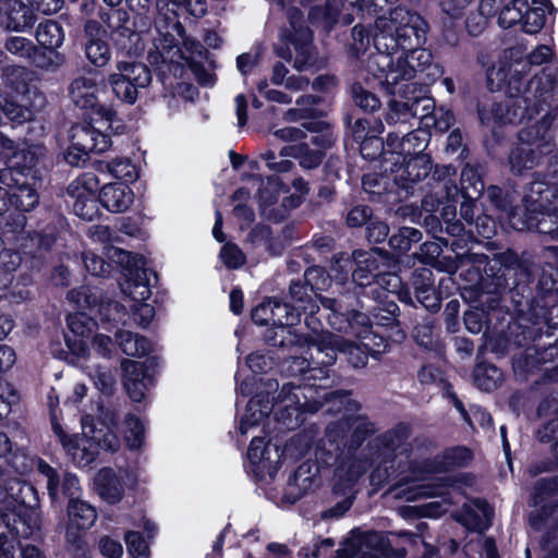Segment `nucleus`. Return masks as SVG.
<instances>
[{"label": "nucleus", "mask_w": 558, "mask_h": 558, "mask_svg": "<svg viewBox=\"0 0 558 558\" xmlns=\"http://www.w3.org/2000/svg\"><path fill=\"white\" fill-rule=\"evenodd\" d=\"M486 76L490 90L498 89L507 83L509 94L505 101L478 106L482 124L493 130L532 119L536 113L551 108L557 101L558 75L551 76L545 69L526 83L519 71H508L506 64L489 68Z\"/></svg>", "instance_id": "nucleus-1"}, {"label": "nucleus", "mask_w": 558, "mask_h": 558, "mask_svg": "<svg viewBox=\"0 0 558 558\" xmlns=\"http://www.w3.org/2000/svg\"><path fill=\"white\" fill-rule=\"evenodd\" d=\"M427 32V22L405 7L399 5L390 9L388 14L378 15L373 35L376 52L367 58L366 70L369 73L388 71L393 65V53L425 45Z\"/></svg>", "instance_id": "nucleus-2"}, {"label": "nucleus", "mask_w": 558, "mask_h": 558, "mask_svg": "<svg viewBox=\"0 0 558 558\" xmlns=\"http://www.w3.org/2000/svg\"><path fill=\"white\" fill-rule=\"evenodd\" d=\"M472 459L473 453L466 447L447 449L441 456L424 461L422 466H417L411 478V482H413L411 485L409 483H399L392 488V492L397 498H404L408 501L423 497L442 496L445 494L442 485L417 482L426 478L425 473L445 472L450 469L462 468L468 465Z\"/></svg>", "instance_id": "nucleus-3"}, {"label": "nucleus", "mask_w": 558, "mask_h": 558, "mask_svg": "<svg viewBox=\"0 0 558 558\" xmlns=\"http://www.w3.org/2000/svg\"><path fill=\"white\" fill-rule=\"evenodd\" d=\"M287 16L288 25L280 31L282 45L275 46L274 51L279 58L288 62L293 61L294 70H311L318 63L312 31L305 25L303 14L298 8H289Z\"/></svg>", "instance_id": "nucleus-4"}, {"label": "nucleus", "mask_w": 558, "mask_h": 558, "mask_svg": "<svg viewBox=\"0 0 558 558\" xmlns=\"http://www.w3.org/2000/svg\"><path fill=\"white\" fill-rule=\"evenodd\" d=\"M551 118L546 114L539 122L523 129L519 133V144L511 150L509 161L513 172L539 166L543 159L553 149V135L550 132Z\"/></svg>", "instance_id": "nucleus-5"}, {"label": "nucleus", "mask_w": 558, "mask_h": 558, "mask_svg": "<svg viewBox=\"0 0 558 558\" xmlns=\"http://www.w3.org/2000/svg\"><path fill=\"white\" fill-rule=\"evenodd\" d=\"M272 135L289 143L281 148L280 157H293L304 169L317 168L324 159V149L331 147L333 141L329 134H308L296 126H286L272 132Z\"/></svg>", "instance_id": "nucleus-6"}, {"label": "nucleus", "mask_w": 558, "mask_h": 558, "mask_svg": "<svg viewBox=\"0 0 558 558\" xmlns=\"http://www.w3.org/2000/svg\"><path fill=\"white\" fill-rule=\"evenodd\" d=\"M312 347L316 349V353L324 354V357L317 361L324 367L331 366L337 360V354L343 353L348 356L349 363L359 368L366 366L368 355L377 356L384 352L386 343L379 344L377 340V344H374L373 340H362L359 344L342 336L326 331L314 338Z\"/></svg>", "instance_id": "nucleus-7"}, {"label": "nucleus", "mask_w": 558, "mask_h": 558, "mask_svg": "<svg viewBox=\"0 0 558 558\" xmlns=\"http://www.w3.org/2000/svg\"><path fill=\"white\" fill-rule=\"evenodd\" d=\"M311 387L284 385L274 404V415L280 429L292 430L305 421V413L317 412L322 403L317 400L310 401Z\"/></svg>", "instance_id": "nucleus-8"}, {"label": "nucleus", "mask_w": 558, "mask_h": 558, "mask_svg": "<svg viewBox=\"0 0 558 558\" xmlns=\"http://www.w3.org/2000/svg\"><path fill=\"white\" fill-rule=\"evenodd\" d=\"M37 182L35 173L0 170V215L11 207L21 211L32 210L39 201Z\"/></svg>", "instance_id": "nucleus-9"}, {"label": "nucleus", "mask_w": 558, "mask_h": 558, "mask_svg": "<svg viewBox=\"0 0 558 558\" xmlns=\"http://www.w3.org/2000/svg\"><path fill=\"white\" fill-rule=\"evenodd\" d=\"M402 100H392L386 117L388 124L410 123L411 120H420L425 126H430V118L435 110L434 99L424 96L414 83H404L396 93Z\"/></svg>", "instance_id": "nucleus-10"}, {"label": "nucleus", "mask_w": 558, "mask_h": 558, "mask_svg": "<svg viewBox=\"0 0 558 558\" xmlns=\"http://www.w3.org/2000/svg\"><path fill=\"white\" fill-rule=\"evenodd\" d=\"M354 269L352 280L360 287H367L377 279L378 283H387L392 289L400 284L398 276L390 270L395 260L386 251L374 248L371 251L355 250L352 253Z\"/></svg>", "instance_id": "nucleus-11"}, {"label": "nucleus", "mask_w": 558, "mask_h": 558, "mask_svg": "<svg viewBox=\"0 0 558 558\" xmlns=\"http://www.w3.org/2000/svg\"><path fill=\"white\" fill-rule=\"evenodd\" d=\"M398 0H327L324 7H316L310 12L313 22L330 28L337 22L348 25L354 20L353 13L363 15H377L386 4L396 3Z\"/></svg>", "instance_id": "nucleus-12"}, {"label": "nucleus", "mask_w": 558, "mask_h": 558, "mask_svg": "<svg viewBox=\"0 0 558 558\" xmlns=\"http://www.w3.org/2000/svg\"><path fill=\"white\" fill-rule=\"evenodd\" d=\"M70 141L64 159L69 165L76 167L85 162L90 153L100 154L111 146L106 128L96 126L90 122L73 125L70 130Z\"/></svg>", "instance_id": "nucleus-13"}, {"label": "nucleus", "mask_w": 558, "mask_h": 558, "mask_svg": "<svg viewBox=\"0 0 558 558\" xmlns=\"http://www.w3.org/2000/svg\"><path fill=\"white\" fill-rule=\"evenodd\" d=\"M408 49L405 57L399 56L393 59V65L388 71L371 73L380 84L386 85L390 94L396 93V87L401 82L409 83L414 78L416 72H422L433 65V54L428 49L422 48Z\"/></svg>", "instance_id": "nucleus-14"}, {"label": "nucleus", "mask_w": 558, "mask_h": 558, "mask_svg": "<svg viewBox=\"0 0 558 558\" xmlns=\"http://www.w3.org/2000/svg\"><path fill=\"white\" fill-rule=\"evenodd\" d=\"M116 69V72L108 75V84L118 99L132 105L140 90L150 84V71L143 63L129 61H119Z\"/></svg>", "instance_id": "nucleus-15"}, {"label": "nucleus", "mask_w": 558, "mask_h": 558, "mask_svg": "<svg viewBox=\"0 0 558 558\" xmlns=\"http://www.w3.org/2000/svg\"><path fill=\"white\" fill-rule=\"evenodd\" d=\"M356 412L345 415L342 420L331 422L326 429V440L332 449L330 452L338 457L344 451L359 446L368 434L374 432V425Z\"/></svg>", "instance_id": "nucleus-16"}, {"label": "nucleus", "mask_w": 558, "mask_h": 558, "mask_svg": "<svg viewBox=\"0 0 558 558\" xmlns=\"http://www.w3.org/2000/svg\"><path fill=\"white\" fill-rule=\"evenodd\" d=\"M99 84L93 75H80L75 77L69 86V96L72 102L82 109H90L100 120H97V126L112 128L116 120V111L110 107L98 104Z\"/></svg>", "instance_id": "nucleus-17"}, {"label": "nucleus", "mask_w": 558, "mask_h": 558, "mask_svg": "<svg viewBox=\"0 0 558 558\" xmlns=\"http://www.w3.org/2000/svg\"><path fill=\"white\" fill-rule=\"evenodd\" d=\"M272 326L278 328L272 337H268V341L274 347H312L314 338L298 335L291 330V326L300 322L301 312L291 303H281L271 300V315Z\"/></svg>", "instance_id": "nucleus-18"}, {"label": "nucleus", "mask_w": 558, "mask_h": 558, "mask_svg": "<svg viewBox=\"0 0 558 558\" xmlns=\"http://www.w3.org/2000/svg\"><path fill=\"white\" fill-rule=\"evenodd\" d=\"M395 157L396 155L385 156V160L391 163L390 172L393 182L407 192L424 180L432 171L433 167L429 155L405 157V160L400 161H397Z\"/></svg>", "instance_id": "nucleus-19"}, {"label": "nucleus", "mask_w": 558, "mask_h": 558, "mask_svg": "<svg viewBox=\"0 0 558 558\" xmlns=\"http://www.w3.org/2000/svg\"><path fill=\"white\" fill-rule=\"evenodd\" d=\"M97 187L98 180L93 173L78 177L68 186V194L74 199L73 210L84 220H93L98 215Z\"/></svg>", "instance_id": "nucleus-20"}, {"label": "nucleus", "mask_w": 558, "mask_h": 558, "mask_svg": "<svg viewBox=\"0 0 558 558\" xmlns=\"http://www.w3.org/2000/svg\"><path fill=\"white\" fill-rule=\"evenodd\" d=\"M430 140V134L421 128L403 134L402 131L390 132L386 141L385 156L396 155L397 161L405 160V157L424 155L423 151L427 147Z\"/></svg>", "instance_id": "nucleus-21"}, {"label": "nucleus", "mask_w": 558, "mask_h": 558, "mask_svg": "<svg viewBox=\"0 0 558 558\" xmlns=\"http://www.w3.org/2000/svg\"><path fill=\"white\" fill-rule=\"evenodd\" d=\"M53 433L59 438L62 447L78 466H87L95 461L97 453L96 441L86 435H68L60 424H53Z\"/></svg>", "instance_id": "nucleus-22"}, {"label": "nucleus", "mask_w": 558, "mask_h": 558, "mask_svg": "<svg viewBox=\"0 0 558 558\" xmlns=\"http://www.w3.org/2000/svg\"><path fill=\"white\" fill-rule=\"evenodd\" d=\"M96 519L97 511L92 505L81 499H70L68 504V542L72 543L78 549H81V532L90 529L94 525Z\"/></svg>", "instance_id": "nucleus-23"}, {"label": "nucleus", "mask_w": 558, "mask_h": 558, "mask_svg": "<svg viewBox=\"0 0 558 558\" xmlns=\"http://www.w3.org/2000/svg\"><path fill=\"white\" fill-rule=\"evenodd\" d=\"M37 469L47 480V490L52 504L59 502L61 495L69 500L78 499L80 482L74 474L65 473L60 480L57 470L43 460L38 462Z\"/></svg>", "instance_id": "nucleus-24"}, {"label": "nucleus", "mask_w": 558, "mask_h": 558, "mask_svg": "<svg viewBox=\"0 0 558 558\" xmlns=\"http://www.w3.org/2000/svg\"><path fill=\"white\" fill-rule=\"evenodd\" d=\"M86 36L85 54L95 66L101 68L111 59V51L106 41V31L97 21H87L84 26Z\"/></svg>", "instance_id": "nucleus-25"}, {"label": "nucleus", "mask_w": 558, "mask_h": 558, "mask_svg": "<svg viewBox=\"0 0 558 558\" xmlns=\"http://www.w3.org/2000/svg\"><path fill=\"white\" fill-rule=\"evenodd\" d=\"M124 372V387L130 398L135 402H141L146 395L150 377L145 373V366L141 362L126 361L122 364Z\"/></svg>", "instance_id": "nucleus-26"}, {"label": "nucleus", "mask_w": 558, "mask_h": 558, "mask_svg": "<svg viewBox=\"0 0 558 558\" xmlns=\"http://www.w3.org/2000/svg\"><path fill=\"white\" fill-rule=\"evenodd\" d=\"M493 508L481 499H474L463 507L458 520L469 530L483 532L490 526Z\"/></svg>", "instance_id": "nucleus-27"}, {"label": "nucleus", "mask_w": 558, "mask_h": 558, "mask_svg": "<svg viewBox=\"0 0 558 558\" xmlns=\"http://www.w3.org/2000/svg\"><path fill=\"white\" fill-rule=\"evenodd\" d=\"M2 10V22L10 31L25 32L36 22V16L31 7L20 0H9Z\"/></svg>", "instance_id": "nucleus-28"}, {"label": "nucleus", "mask_w": 558, "mask_h": 558, "mask_svg": "<svg viewBox=\"0 0 558 558\" xmlns=\"http://www.w3.org/2000/svg\"><path fill=\"white\" fill-rule=\"evenodd\" d=\"M132 190L122 183L106 184L99 194V202L111 213H123L133 204Z\"/></svg>", "instance_id": "nucleus-29"}, {"label": "nucleus", "mask_w": 558, "mask_h": 558, "mask_svg": "<svg viewBox=\"0 0 558 558\" xmlns=\"http://www.w3.org/2000/svg\"><path fill=\"white\" fill-rule=\"evenodd\" d=\"M250 462L262 471L271 472L277 470L281 454L277 446L265 445L260 437H254L247 450Z\"/></svg>", "instance_id": "nucleus-30"}, {"label": "nucleus", "mask_w": 558, "mask_h": 558, "mask_svg": "<svg viewBox=\"0 0 558 558\" xmlns=\"http://www.w3.org/2000/svg\"><path fill=\"white\" fill-rule=\"evenodd\" d=\"M274 410V403H271L267 397L263 395H256L253 397L245 410V414L242 416L239 425L241 435H247L251 429L259 425L265 417H267Z\"/></svg>", "instance_id": "nucleus-31"}, {"label": "nucleus", "mask_w": 558, "mask_h": 558, "mask_svg": "<svg viewBox=\"0 0 558 558\" xmlns=\"http://www.w3.org/2000/svg\"><path fill=\"white\" fill-rule=\"evenodd\" d=\"M432 278V270L422 268L415 272L413 286L417 301L428 311L436 312L440 308V300L436 294Z\"/></svg>", "instance_id": "nucleus-32"}, {"label": "nucleus", "mask_w": 558, "mask_h": 558, "mask_svg": "<svg viewBox=\"0 0 558 558\" xmlns=\"http://www.w3.org/2000/svg\"><path fill=\"white\" fill-rule=\"evenodd\" d=\"M99 496L109 504H117L123 496V485L118 474L109 468L99 470L95 477Z\"/></svg>", "instance_id": "nucleus-33"}, {"label": "nucleus", "mask_w": 558, "mask_h": 558, "mask_svg": "<svg viewBox=\"0 0 558 558\" xmlns=\"http://www.w3.org/2000/svg\"><path fill=\"white\" fill-rule=\"evenodd\" d=\"M317 398H312L313 400H317L324 407V403L320 399H324L325 404L327 405V412L333 414H340L338 420H342L345 415L356 412L360 408L357 402L350 398V392L345 390H338L323 393L317 392Z\"/></svg>", "instance_id": "nucleus-34"}, {"label": "nucleus", "mask_w": 558, "mask_h": 558, "mask_svg": "<svg viewBox=\"0 0 558 558\" xmlns=\"http://www.w3.org/2000/svg\"><path fill=\"white\" fill-rule=\"evenodd\" d=\"M186 60L181 48L173 44L172 38L163 37L155 44V50L149 52V61L153 64L180 65Z\"/></svg>", "instance_id": "nucleus-35"}, {"label": "nucleus", "mask_w": 558, "mask_h": 558, "mask_svg": "<svg viewBox=\"0 0 558 558\" xmlns=\"http://www.w3.org/2000/svg\"><path fill=\"white\" fill-rule=\"evenodd\" d=\"M408 437L409 428L404 425H399L398 427L381 435L380 444L385 450L384 454L387 457L383 461L386 477L390 476L389 469H395L393 461H389L388 458H390L391 454H393L395 458L398 457V453L396 452L404 445Z\"/></svg>", "instance_id": "nucleus-36"}, {"label": "nucleus", "mask_w": 558, "mask_h": 558, "mask_svg": "<svg viewBox=\"0 0 558 558\" xmlns=\"http://www.w3.org/2000/svg\"><path fill=\"white\" fill-rule=\"evenodd\" d=\"M17 537L0 535V558H44L37 547L22 545Z\"/></svg>", "instance_id": "nucleus-37"}, {"label": "nucleus", "mask_w": 558, "mask_h": 558, "mask_svg": "<svg viewBox=\"0 0 558 558\" xmlns=\"http://www.w3.org/2000/svg\"><path fill=\"white\" fill-rule=\"evenodd\" d=\"M324 354L317 356L311 355V360L302 356H294L288 361V372L291 376H299L308 374L307 379H323L328 377V371L323 367H312V364L319 365L317 361L323 359Z\"/></svg>", "instance_id": "nucleus-38"}, {"label": "nucleus", "mask_w": 558, "mask_h": 558, "mask_svg": "<svg viewBox=\"0 0 558 558\" xmlns=\"http://www.w3.org/2000/svg\"><path fill=\"white\" fill-rule=\"evenodd\" d=\"M291 304L298 308L299 312H310L316 314L319 306L315 301L316 293H312L310 288L300 281L292 282L289 289Z\"/></svg>", "instance_id": "nucleus-39"}, {"label": "nucleus", "mask_w": 558, "mask_h": 558, "mask_svg": "<svg viewBox=\"0 0 558 558\" xmlns=\"http://www.w3.org/2000/svg\"><path fill=\"white\" fill-rule=\"evenodd\" d=\"M36 39L41 47L53 50L63 44L64 32L57 22L47 20L37 26Z\"/></svg>", "instance_id": "nucleus-40"}, {"label": "nucleus", "mask_w": 558, "mask_h": 558, "mask_svg": "<svg viewBox=\"0 0 558 558\" xmlns=\"http://www.w3.org/2000/svg\"><path fill=\"white\" fill-rule=\"evenodd\" d=\"M376 129L371 132V121L367 119H357L353 126L352 132L356 141H362L361 145V153L365 156V149L367 145H376V148H381L383 144L379 142V140L375 136V133H381L384 130V125L380 121H375ZM368 158H374V156H371L369 154L366 155Z\"/></svg>", "instance_id": "nucleus-41"}, {"label": "nucleus", "mask_w": 558, "mask_h": 558, "mask_svg": "<svg viewBox=\"0 0 558 558\" xmlns=\"http://www.w3.org/2000/svg\"><path fill=\"white\" fill-rule=\"evenodd\" d=\"M117 340L122 351L130 356H144L151 349L150 342L145 337L128 330L119 331Z\"/></svg>", "instance_id": "nucleus-42"}, {"label": "nucleus", "mask_w": 558, "mask_h": 558, "mask_svg": "<svg viewBox=\"0 0 558 558\" xmlns=\"http://www.w3.org/2000/svg\"><path fill=\"white\" fill-rule=\"evenodd\" d=\"M147 272V269H137L123 287V292L136 303L145 302L151 294Z\"/></svg>", "instance_id": "nucleus-43"}, {"label": "nucleus", "mask_w": 558, "mask_h": 558, "mask_svg": "<svg viewBox=\"0 0 558 558\" xmlns=\"http://www.w3.org/2000/svg\"><path fill=\"white\" fill-rule=\"evenodd\" d=\"M349 333H352L361 340H373L374 344H377V340L379 344H384L385 340L383 337H377L371 332L374 320L366 314L356 311L349 312Z\"/></svg>", "instance_id": "nucleus-44"}, {"label": "nucleus", "mask_w": 558, "mask_h": 558, "mask_svg": "<svg viewBox=\"0 0 558 558\" xmlns=\"http://www.w3.org/2000/svg\"><path fill=\"white\" fill-rule=\"evenodd\" d=\"M41 148L37 146H27L24 148L19 149L13 155V165L11 168H8L7 170H16L24 173H35L34 170L39 156H40Z\"/></svg>", "instance_id": "nucleus-45"}, {"label": "nucleus", "mask_w": 558, "mask_h": 558, "mask_svg": "<svg viewBox=\"0 0 558 558\" xmlns=\"http://www.w3.org/2000/svg\"><path fill=\"white\" fill-rule=\"evenodd\" d=\"M320 303L325 308L331 311V314L327 317L329 325L339 332L349 333V313L344 314L341 312L342 306L339 302L331 298H320Z\"/></svg>", "instance_id": "nucleus-46"}, {"label": "nucleus", "mask_w": 558, "mask_h": 558, "mask_svg": "<svg viewBox=\"0 0 558 558\" xmlns=\"http://www.w3.org/2000/svg\"><path fill=\"white\" fill-rule=\"evenodd\" d=\"M461 194L463 197H471L475 195L480 197L484 191V183L477 172V170L466 165L461 172Z\"/></svg>", "instance_id": "nucleus-47"}, {"label": "nucleus", "mask_w": 558, "mask_h": 558, "mask_svg": "<svg viewBox=\"0 0 558 558\" xmlns=\"http://www.w3.org/2000/svg\"><path fill=\"white\" fill-rule=\"evenodd\" d=\"M422 240V232L411 227H402L389 238V246L400 253L408 252L412 244Z\"/></svg>", "instance_id": "nucleus-48"}, {"label": "nucleus", "mask_w": 558, "mask_h": 558, "mask_svg": "<svg viewBox=\"0 0 558 558\" xmlns=\"http://www.w3.org/2000/svg\"><path fill=\"white\" fill-rule=\"evenodd\" d=\"M318 102V98L313 95H304L295 100V108L289 109L284 113V120L294 122L306 119L314 113V108Z\"/></svg>", "instance_id": "nucleus-49"}, {"label": "nucleus", "mask_w": 558, "mask_h": 558, "mask_svg": "<svg viewBox=\"0 0 558 558\" xmlns=\"http://www.w3.org/2000/svg\"><path fill=\"white\" fill-rule=\"evenodd\" d=\"M476 385L486 391L497 387L502 378L500 369L494 365H478L474 372Z\"/></svg>", "instance_id": "nucleus-50"}, {"label": "nucleus", "mask_w": 558, "mask_h": 558, "mask_svg": "<svg viewBox=\"0 0 558 558\" xmlns=\"http://www.w3.org/2000/svg\"><path fill=\"white\" fill-rule=\"evenodd\" d=\"M526 9L525 0H513L505 5L499 13L498 23L502 28H510L523 19V11Z\"/></svg>", "instance_id": "nucleus-51"}, {"label": "nucleus", "mask_w": 558, "mask_h": 558, "mask_svg": "<svg viewBox=\"0 0 558 558\" xmlns=\"http://www.w3.org/2000/svg\"><path fill=\"white\" fill-rule=\"evenodd\" d=\"M2 113L13 122L24 123L34 118V109L11 99H5L1 106Z\"/></svg>", "instance_id": "nucleus-52"}, {"label": "nucleus", "mask_w": 558, "mask_h": 558, "mask_svg": "<svg viewBox=\"0 0 558 558\" xmlns=\"http://www.w3.org/2000/svg\"><path fill=\"white\" fill-rule=\"evenodd\" d=\"M125 426V440L131 449H137L142 446L144 440L145 427L141 420L133 414H129L124 421Z\"/></svg>", "instance_id": "nucleus-53"}, {"label": "nucleus", "mask_w": 558, "mask_h": 558, "mask_svg": "<svg viewBox=\"0 0 558 558\" xmlns=\"http://www.w3.org/2000/svg\"><path fill=\"white\" fill-rule=\"evenodd\" d=\"M66 320L73 335L82 338L89 337L96 327V322L85 313L70 314Z\"/></svg>", "instance_id": "nucleus-54"}, {"label": "nucleus", "mask_w": 558, "mask_h": 558, "mask_svg": "<svg viewBox=\"0 0 558 558\" xmlns=\"http://www.w3.org/2000/svg\"><path fill=\"white\" fill-rule=\"evenodd\" d=\"M544 23V11L541 8H530L526 2V9L523 11V19L521 21L523 32L536 34L542 29Z\"/></svg>", "instance_id": "nucleus-55"}, {"label": "nucleus", "mask_w": 558, "mask_h": 558, "mask_svg": "<svg viewBox=\"0 0 558 558\" xmlns=\"http://www.w3.org/2000/svg\"><path fill=\"white\" fill-rule=\"evenodd\" d=\"M4 48L10 53L27 59L35 54V45L25 37L11 36L5 40Z\"/></svg>", "instance_id": "nucleus-56"}, {"label": "nucleus", "mask_w": 558, "mask_h": 558, "mask_svg": "<svg viewBox=\"0 0 558 558\" xmlns=\"http://www.w3.org/2000/svg\"><path fill=\"white\" fill-rule=\"evenodd\" d=\"M352 97L354 104L365 111H375L380 107L378 97L364 89L360 84L352 86Z\"/></svg>", "instance_id": "nucleus-57"}, {"label": "nucleus", "mask_w": 558, "mask_h": 558, "mask_svg": "<svg viewBox=\"0 0 558 558\" xmlns=\"http://www.w3.org/2000/svg\"><path fill=\"white\" fill-rule=\"evenodd\" d=\"M124 541L129 554L133 558H147L149 556V547L141 533L129 531L125 533Z\"/></svg>", "instance_id": "nucleus-58"}, {"label": "nucleus", "mask_w": 558, "mask_h": 558, "mask_svg": "<svg viewBox=\"0 0 558 558\" xmlns=\"http://www.w3.org/2000/svg\"><path fill=\"white\" fill-rule=\"evenodd\" d=\"M557 492L558 480L556 477L541 478L539 481L536 482L534 486V492L532 496L533 505L538 506L549 497L554 496Z\"/></svg>", "instance_id": "nucleus-59"}, {"label": "nucleus", "mask_w": 558, "mask_h": 558, "mask_svg": "<svg viewBox=\"0 0 558 558\" xmlns=\"http://www.w3.org/2000/svg\"><path fill=\"white\" fill-rule=\"evenodd\" d=\"M87 235L94 241L104 244L105 246H111L114 243L120 242V235L108 226H90L87 229Z\"/></svg>", "instance_id": "nucleus-60"}, {"label": "nucleus", "mask_w": 558, "mask_h": 558, "mask_svg": "<svg viewBox=\"0 0 558 558\" xmlns=\"http://www.w3.org/2000/svg\"><path fill=\"white\" fill-rule=\"evenodd\" d=\"M108 171L117 179L132 181L136 178L135 167L129 159L117 158L107 163Z\"/></svg>", "instance_id": "nucleus-61"}, {"label": "nucleus", "mask_w": 558, "mask_h": 558, "mask_svg": "<svg viewBox=\"0 0 558 558\" xmlns=\"http://www.w3.org/2000/svg\"><path fill=\"white\" fill-rule=\"evenodd\" d=\"M220 258L228 268L236 269L245 262L242 251L232 243H227L220 251Z\"/></svg>", "instance_id": "nucleus-62"}, {"label": "nucleus", "mask_w": 558, "mask_h": 558, "mask_svg": "<svg viewBox=\"0 0 558 558\" xmlns=\"http://www.w3.org/2000/svg\"><path fill=\"white\" fill-rule=\"evenodd\" d=\"M304 283L310 288L312 293H316V290H322L328 282V276L319 266L307 268L304 274Z\"/></svg>", "instance_id": "nucleus-63"}, {"label": "nucleus", "mask_w": 558, "mask_h": 558, "mask_svg": "<svg viewBox=\"0 0 558 558\" xmlns=\"http://www.w3.org/2000/svg\"><path fill=\"white\" fill-rule=\"evenodd\" d=\"M83 260L86 270L93 276L105 277L110 272V264L94 253H85Z\"/></svg>", "instance_id": "nucleus-64"}]
</instances>
